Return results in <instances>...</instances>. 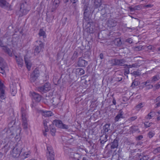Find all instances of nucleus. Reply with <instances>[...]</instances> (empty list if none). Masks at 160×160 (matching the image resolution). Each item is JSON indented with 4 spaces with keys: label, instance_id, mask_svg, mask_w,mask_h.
Segmentation results:
<instances>
[{
    "label": "nucleus",
    "instance_id": "16",
    "mask_svg": "<svg viewBox=\"0 0 160 160\" xmlns=\"http://www.w3.org/2000/svg\"><path fill=\"white\" fill-rule=\"evenodd\" d=\"M152 82L150 81H147V82L142 83V86L143 87H147V88L149 89L152 88V85H151Z\"/></svg>",
    "mask_w": 160,
    "mask_h": 160
},
{
    "label": "nucleus",
    "instance_id": "29",
    "mask_svg": "<svg viewBox=\"0 0 160 160\" xmlns=\"http://www.w3.org/2000/svg\"><path fill=\"white\" fill-rule=\"evenodd\" d=\"M160 78V77L158 75H156L153 77L152 78L151 82H153L158 80Z\"/></svg>",
    "mask_w": 160,
    "mask_h": 160
},
{
    "label": "nucleus",
    "instance_id": "7",
    "mask_svg": "<svg viewBox=\"0 0 160 160\" xmlns=\"http://www.w3.org/2000/svg\"><path fill=\"white\" fill-rule=\"evenodd\" d=\"M43 128L42 130L44 136L47 135V132L49 131L48 126L50 125V124L48 120H44L43 121Z\"/></svg>",
    "mask_w": 160,
    "mask_h": 160
},
{
    "label": "nucleus",
    "instance_id": "52",
    "mask_svg": "<svg viewBox=\"0 0 160 160\" xmlns=\"http://www.w3.org/2000/svg\"><path fill=\"white\" fill-rule=\"evenodd\" d=\"M158 113H159V114H160V112H158Z\"/></svg>",
    "mask_w": 160,
    "mask_h": 160
},
{
    "label": "nucleus",
    "instance_id": "15",
    "mask_svg": "<svg viewBox=\"0 0 160 160\" xmlns=\"http://www.w3.org/2000/svg\"><path fill=\"white\" fill-rule=\"evenodd\" d=\"M88 64V62L82 58H79L78 62V65L79 67H83L87 66Z\"/></svg>",
    "mask_w": 160,
    "mask_h": 160
},
{
    "label": "nucleus",
    "instance_id": "49",
    "mask_svg": "<svg viewBox=\"0 0 160 160\" xmlns=\"http://www.w3.org/2000/svg\"><path fill=\"white\" fill-rule=\"evenodd\" d=\"M75 155V156H77V155H78V154H77V153H76V154H75V155Z\"/></svg>",
    "mask_w": 160,
    "mask_h": 160
},
{
    "label": "nucleus",
    "instance_id": "51",
    "mask_svg": "<svg viewBox=\"0 0 160 160\" xmlns=\"http://www.w3.org/2000/svg\"><path fill=\"white\" fill-rule=\"evenodd\" d=\"M135 82H133V83H132V84H134V83H135Z\"/></svg>",
    "mask_w": 160,
    "mask_h": 160
},
{
    "label": "nucleus",
    "instance_id": "53",
    "mask_svg": "<svg viewBox=\"0 0 160 160\" xmlns=\"http://www.w3.org/2000/svg\"><path fill=\"white\" fill-rule=\"evenodd\" d=\"M77 159V160H79V159L78 158Z\"/></svg>",
    "mask_w": 160,
    "mask_h": 160
},
{
    "label": "nucleus",
    "instance_id": "25",
    "mask_svg": "<svg viewBox=\"0 0 160 160\" xmlns=\"http://www.w3.org/2000/svg\"><path fill=\"white\" fill-rule=\"evenodd\" d=\"M60 0H55L53 3V8L54 9H55L58 7L59 3Z\"/></svg>",
    "mask_w": 160,
    "mask_h": 160
},
{
    "label": "nucleus",
    "instance_id": "4",
    "mask_svg": "<svg viewBox=\"0 0 160 160\" xmlns=\"http://www.w3.org/2000/svg\"><path fill=\"white\" fill-rule=\"evenodd\" d=\"M3 59L0 57V72L3 74L7 72L8 69L7 64L5 63H3Z\"/></svg>",
    "mask_w": 160,
    "mask_h": 160
},
{
    "label": "nucleus",
    "instance_id": "12",
    "mask_svg": "<svg viewBox=\"0 0 160 160\" xmlns=\"http://www.w3.org/2000/svg\"><path fill=\"white\" fill-rule=\"evenodd\" d=\"M22 126L25 129H27L29 127V125H28V123L27 118L25 114L24 113H22Z\"/></svg>",
    "mask_w": 160,
    "mask_h": 160
},
{
    "label": "nucleus",
    "instance_id": "26",
    "mask_svg": "<svg viewBox=\"0 0 160 160\" xmlns=\"http://www.w3.org/2000/svg\"><path fill=\"white\" fill-rule=\"evenodd\" d=\"M88 26H90L89 29L88 30V31L90 33H92L94 27L93 23H91V24L90 23H88Z\"/></svg>",
    "mask_w": 160,
    "mask_h": 160
},
{
    "label": "nucleus",
    "instance_id": "34",
    "mask_svg": "<svg viewBox=\"0 0 160 160\" xmlns=\"http://www.w3.org/2000/svg\"><path fill=\"white\" fill-rule=\"evenodd\" d=\"M22 152L23 153H23V156H24V157L25 158L27 157L28 156L30 153L29 152L27 151V152H24L23 151V150L22 149Z\"/></svg>",
    "mask_w": 160,
    "mask_h": 160
},
{
    "label": "nucleus",
    "instance_id": "13",
    "mask_svg": "<svg viewBox=\"0 0 160 160\" xmlns=\"http://www.w3.org/2000/svg\"><path fill=\"white\" fill-rule=\"evenodd\" d=\"M39 72L38 70L36 69L32 72L31 75V80L34 82L37 78L38 76Z\"/></svg>",
    "mask_w": 160,
    "mask_h": 160
},
{
    "label": "nucleus",
    "instance_id": "6",
    "mask_svg": "<svg viewBox=\"0 0 160 160\" xmlns=\"http://www.w3.org/2000/svg\"><path fill=\"white\" fill-rule=\"evenodd\" d=\"M47 153L48 155V160H54V152L52 150V147L50 146H47Z\"/></svg>",
    "mask_w": 160,
    "mask_h": 160
},
{
    "label": "nucleus",
    "instance_id": "41",
    "mask_svg": "<svg viewBox=\"0 0 160 160\" xmlns=\"http://www.w3.org/2000/svg\"><path fill=\"white\" fill-rule=\"evenodd\" d=\"M143 138V137L142 135H140L138 136V140H141Z\"/></svg>",
    "mask_w": 160,
    "mask_h": 160
},
{
    "label": "nucleus",
    "instance_id": "45",
    "mask_svg": "<svg viewBox=\"0 0 160 160\" xmlns=\"http://www.w3.org/2000/svg\"><path fill=\"white\" fill-rule=\"evenodd\" d=\"M83 160H88L86 158H83Z\"/></svg>",
    "mask_w": 160,
    "mask_h": 160
},
{
    "label": "nucleus",
    "instance_id": "33",
    "mask_svg": "<svg viewBox=\"0 0 160 160\" xmlns=\"http://www.w3.org/2000/svg\"><path fill=\"white\" fill-rule=\"evenodd\" d=\"M140 9V8L139 7V6H135L133 8L132 7L131 8L130 10L131 11H132L133 10H139Z\"/></svg>",
    "mask_w": 160,
    "mask_h": 160
},
{
    "label": "nucleus",
    "instance_id": "9",
    "mask_svg": "<svg viewBox=\"0 0 160 160\" xmlns=\"http://www.w3.org/2000/svg\"><path fill=\"white\" fill-rule=\"evenodd\" d=\"M54 125L57 127L61 128H67L68 127L67 126L63 124L61 121L58 120H56L53 121L52 125Z\"/></svg>",
    "mask_w": 160,
    "mask_h": 160
},
{
    "label": "nucleus",
    "instance_id": "10",
    "mask_svg": "<svg viewBox=\"0 0 160 160\" xmlns=\"http://www.w3.org/2000/svg\"><path fill=\"white\" fill-rule=\"evenodd\" d=\"M22 151V149L20 147H15L14 148L12 152V155L15 157H18L20 153Z\"/></svg>",
    "mask_w": 160,
    "mask_h": 160
},
{
    "label": "nucleus",
    "instance_id": "19",
    "mask_svg": "<svg viewBox=\"0 0 160 160\" xmlns=\"http://www.w3.org/2000/svg\"><path fill=\"white\" fill-rule=\"evenodd\" d=\"M9 6L8 3L5 0H0V6L4 8H6Z\"/></svg>",
    "mask_w": 160,
    "mask_h": 160
},
{
    "label": "nucleus",
    "instance_id": "36",
    "mask_svg": "<svg viewBox=\"0 0 160 160\" xmlns=\"http://www.w3.org/2000/svg\"><path fill=\"white\" fill-rule=\"evenodd\" d=\"M157 101L158 102L157 103V106L160 105V97H158L157 98Z\"/></svg>",
    "mask_w": 160,
    "mask_h": 160
},
{
    "label": "nucleus",
    "instance_id": "18",
    "mask_svg": "<svg viewBox=\"0 0 160 160\" xmlns=\"http://www.w3.org/2000/svg\"><path fill=\"white\" fill-rule=\"evenodd\" d=\"M16 60L18 65L20 67H22L23 64V60L22 58L20 57L15 56Z\"/></svg>",
    "mask_w": 160,
    "mask_h": 160
},
{
    "label": "nucleus",
    "instance_id": "37",
    "mask_svg": "<svg viewBox=\"0 0 160 160\" xmlns=\"http://www.w3.org/2000/svg\"><path fill=\"white\" fill-rule=\"evenodd\" d=\"M154 135V134L152 132H150L148 134V136L150 138H152Z\"/></svg>",
    "mask_w": 160,
    "mask_h": 160
},
{
    "label": "nucleus",
    "instance_id": "48",
    "mask_svg": "<svg viewBox=\"0 0 160 160\" xmlns=\"http://www.w3.org/2000/svg\"><path fill=\"white\" fill-rule=\"evenodd\" d=\"M158 120H160V116L158 118Z\"/></svg>",
    "mask_w": 160,
    "mask_h": 160
},
{
    "label": "nucleus",
    "instance_id": "21",
    "mask_svg": "<svg viewBox=\"0 0 160 160\" xmlns=\"http://www.w3.org/2000/svg\"><path fill=\"white\" fill-rule=\"evenodd\" d=\"M123 113L122 112L120 111L119 112V113L115 117V120L117 122L121 118H123L122 115Z\"/></svg>",
    "mask_w": 160,
    "mask_h": 160
},
{
    "label": "nucleus",
    "instance_id": "28",
    "mask_svg": "<svg viewBox=\"0 0 160 160\" xmlns=\"http://www.w3.org/2000/svg\"><path fill=\"white\" fill-rule=\"evenodd\" d=\"M10 87L11 89V94L12 96H14L17 92V88L16 86L14 87L13 88L11 86H10Z\"/></svg>",
    "mask_w": 160,
    "mask_h": 160
},
{
    "label": "nucleus",
    "instance_id": "32",
    "mask_svg": "<svg viewBox=\"0 0 160 160\" xmlns=\"http://www.w3.org/2000/svg\"><path fill=\"white\" fill-rule=\"evenodd\" d=\"M155 113L154 112H151L150 113L148 114V115L147 118L148 119H151L152 117H153L154 115H155Z\"/></svg>",
    "mask_w": 160,
    "mask_h": 160
},
{
    "label": "nucleus",
    "instance_id": "38",
    "mask_svg": "<svg viewBox=\"0 0 160 160\" xmlns=\"http://www.w3.org/2000/svg\"><path fill=\"white\" fill-rule=\"evenodd\" d=\"M155 87L156 89H158L160 87V82H158L155 85Z\"/></svg>",
    "mask_w": 160,
    "mask_h": 160
},
{
    "label": "nucleus",
    "instance_id": "24",
    "mask_svg": "<svg viewBox=\"0 0 160 160\" xmlns=\"http://www.w3.org/2000/svg\"><path fill=\"white\" fill-rule=\"evenodd\" d=\"M118 146V142L117 140L115 139L113 142L111 146L112 148H117Z\"/></svg>",
    "mask_w": 160,
    "mask_h": 160
},
{
    "label": "nucleus",
    "instance_id": "2",
    "mask_svg": "<svg viewBox=\"0 0 160 160\" xmlns=\"http://www.w3.org/2000/svg\"><path fill=\"white\" fill-rule=\"evenodd\" d=\"M30 96L32 98L33 104L35 105L39 102L41 100V97L38 94L33 92H31Z\"/></svg>",
    "mask_w": 160,
    "mask_h": 160
},
{
    "label": "nucleus",
    "instance_id": "23",
    "mask_svg": "<svg viewBox=\"0 0 160 160\" xmlns=\"http://www.w3.org/2000/svg\"><path fill=\"white\" fill-rule=\"evenodd\" d=\"M42 115L45 117H49L52 116L53 114L51 111H43Z\"/></svg>",
    "mask_w": 160,
    "mask_h": 160
},
{
    "label": "nucleus",
    "instance_id": "50",
    "mask_svg": "<svg viewBox=\"0 0 160 160\" xmlns=\"http://www.w3.org/2000/svg\"><path fill=\"white\" fill-rule=\"evenodd\" d=\"M106 140H105V141H101V142L102 143V142H106Z\"/></svg>",
    "mask_w": 160,
    "mask_h": 160
},
{
    "label": "nucleus",
    "instance_id": "3",
    "mask_svg": "<svg viewBox=\"0 0 160 160\" xmlns=\"http://www.w3.org/2000/svg\"><path fill=\"white\" fill-rule=\"evenodd\" d=\"M27 5L26 2L25 3H22L20 6L19 11L18 12V14L20 16L25 14L29 11V9L27 8Z\"/></svg>",
    "mask_w": 160,
    "mask_h": 160
},
{
    "label": "nucleus",
    "instance_id": "46",
    "mask_svg": "<svg viewBox=\"0 0 160 160\" xmlns=\"http://www.w3.org/2000/svg\"><path fill=\"white\" fill-rule=\"evenodd\" d=\"M65 2H67L69 0H64Z\"/></svg>",
    "mask_w": 160,
    "mask_h": 160
},
{
    "label": "nucleus",
    "instance_id": "22",
    "mask_svg": "<svg viewBox=\"0 0 160 160\" xmlns=\"http://www.w3.org/2000/svg\"><path fill=\"white\" fill-rule=\"evenodd\" d=\"M50 133L52 136H55L56 130L55 128L53 127V125H51L50 127Z\"/></svg>",
    "mask_w": 160,
    "mask_h": 160
},
{
    "label": "nucleus",
    "instance_id": "39",
    "mask_svg": "<svg viewBox=\"0 0 160 160\" xmlns=\"http://www.w3.org/2000/svg\"><path fill=\"white\" fill-rule=\"evenodd\" d=\"M79 71L81 75H82L84 73V71L82 69H80L79 70Z\"/></svg>",
    "mask_w": 160,
    "mask_h": 160
},
{
    "label": "nucleus",
    "instance_id": "42",
    "mask_svg": "<svg viewBox=\"0 0 160 160\" xmlns=\"http://www.w3.org/2000/svg\"><path fill=\"white\" fill-rule=\"evenodd\" d=\"M78 1V0H73V3H75L76 2H77Z\"/></svg>",
    "mask_w": 160,
    "mask_h": 160
},
{
    "label": "nucleus",
    "instance_id": "17",
    "mask_svg": "<svg viewBox=\"0 0 160 160\" xmlns=\"http://www.w3.org/2000/svg\"><path fill=\"white\" fill-rule=\"evenodd\" d=\"M89 10L90 8H88L84 11V18L85 19H87V18H88L91 15V11H89Z\"/></svg>",
    "mask_w": 160,
    "mask_h": 160
},
{
    "label": "nucleus",
    "instance_id": "47",
    "mask_svg": "<svg viewBox=\"0 0 160 160\" xmlns=\"http://www.w3.org/2000/svg\"><path fill=\"white\" fill-rule=\"evenodd\" d=\"M0 46H2V47L3 46L2 45V42H0Z\"/></svg>",
    "mask_w": 160,
    "mask_h": 160
},
{
    "label": "nucleus",
    "instance_id": "11",
    "mask_svg": "<svg viewBox=\"0 0 160 160\" xmlns=\"http://www.w3.org/2000/svg\"><path fill=\"white\" fill-rule=\"evenodd\" d=\"M0 96L2 99H4L6 98L5 94V87L3 84L0 81Z\"/></svg>",
    "mask_w": 160,
    "mask_h": 160
},
{
    "label": "nucleus",
    "instance_id": "14",
    "mask_svg": "<svg viewBox=\"0 0 160 160\" xmlns=\"http://www.w3.org/2000/svg\"><path fill=\"white\" fill-rule=\"evenodd\" d=\"M50 84L49 83H46L44 86L40 88V90L41 92H45L50 89Z\"/></svg>",
    "mask_w": 160,
    "mask_h": 160
},
{
    "label": "nucleus",
    "instance_id": "30",
    "mask_svg": "<svg viewBox=\"0 0 160 160\" xmlns=\"http://www.w3.org/2000/svg\"><path fill=\"white\" fill-rule=\"evenodd\" d=\"M39 35L40 36H42L44 38H46V37L45 32L42 29L40 30L39 32Z\"/></svg>",
    "mask_w": 160,
    "mask_h": 160
},
{
    "label": "nucleus",
    "instance_id": "31",
    "mask_svg": "<svg viewBox=\"0 0 160 160\" xmlns=\"http://www.w3.org/2000/svg\"><path fill=\"white\" fill-rule=\"evenodd\" d=\"M110 124H107L104 126V131L106 132H108L109 130Z\"/></svg>",
    "mask_w": 160,
    "mask_h": 160
},
{
    "label": "nucleus",
    "instance_id": "43",
    "mask_svg": "<svg viewBox=\"0 0 160 160\" xmlns=\"http://www.w3.org/2000/svg\"><path fill=\"white\" fill-rule=\"evenodd\" d=\"M157 150L158 151V152H160V148H157Z\"/></svg>",
    "mask_w": 160,
    "mask_h": 160
},
{
    "label": "nucleus",
    "instance_id": "27",
    "mask_svg": "<svg viewBox=\"0 0 160 160\" xmlns=\"http://www.w3.org/2000/svg\"><path fill=\"white\" fill-rule=\"evenodd\" d=\"M145 105L144 102H141L139 103L136 107V109L138 110H139L141 108L143 107Z\"/></svg>",
    "mask_w": 160,
    "mask_h": 160
},
{
    "label": "nucleus",
    "instance_id": "20",
    "mask_svg": "<svg viewBox=\"0 0 160 160\" xmlns=\"http://www.w3.org/2000/svg\"><path fill=\"white\" fill-rule=\"evenodd\" d=\"M94 3V6L95 8H98L101 5V0H92Z\"/></svg>",
    "mask_w": 160,
    "mask_h": 160
},
{
    "label": "nucleus",
    "instance_id": "5",
    "mask_svg": "<svg viewBox=\"0 0 160 160\" xmlns=\"http://www.w3.org/2000/svg\"><path fill=\"white\" fill-rule=\"evenodd\" d=\"M35 52L38 53L41 52L43 48L44 45L42 42L40 41H37L35 43Z\"/></svg>",
    "mask_w": 160,
    "mask_h": 160
},
{
    "label": "nucleus",
    "instance_id": "8",
    "mask_svg": "<svg viewBox=\"0 0 160 160\" xmlns=\"http://www.w3.org/2000/svg\"><path fill=\"white\" fill-rule=\"evenodd\" d=\"M30 54L27 53L25 56L24 60L27 68L29 70L30 69L32 66V63L30 60Z\"/></svg>",
    "mask_w": 160,
    "mask_h": 160
},
{
    "label": "nucleus",
    "instance_id": "35",
    "mask_svg": "<svg viewBox=\"0 0 160 160\" xmlns=\"http://www.w3.org/2000/svg\"><path fill=\"white\" fill-rule=\"evenodd\" d=\"M152 124L151 123H150L147 122H146L144 124V125L147 128V127H148L150 126Z\"/></svg>",
    "mask_w": 160,
    "mask_h": 160
},
{
    "label": "nucleus",
    "instance_id": "40",
    "mask_svg": "<svg viewBox=\"0 0 160 160\" xmlns=\"http://www.w3.org/2000/svg\"><path fill=\"white\" fill-rule=\"evenodd\" d=\"M100 58L101 59H102L103 58V55L101 53L100 54Z\"/></svg>",
    "mask_w": 160,
    "mask_h": 160
},
{
    "label": "nucleus",
    "instance_id": "1",
    "mask_svg": "<svg viewBox=\"0 0 160 160\" xmlns=\"http://www.w3.org/2000/svg\"><path fill=\"white\" fill-rule=\"evenodd\" d=\"M10 40H9V42H8V46L7 47H4L3 49L8 53L9 55L12 56L14 54L13 49L12 48L10 49L9 48H11V47H13L15 48H19L21 46V44L20 41L18 38H13L11 42H10Z\"/></svg>",
    "mask_w": 160,
    "mask_h": 160
},
{
    "label": "nucleus",
    "instance_id": "44",
    "mask_svg": "<svg viewBox=\"0 0 160 160\" xmlns=\"http://www.w3.org/2000/svg\"><path fill=\"white\" fill-rule=\"evenodd\" d=\"M113 103L114 105H115V104H116V102H115V100H113Z\"/></svg>",
    "mask_w": 160,
    "mask_h": 160
}]
</instances>
